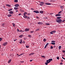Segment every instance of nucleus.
Returning a JSON list of instances; mask_svg holds the SVG:
<instances>
[{"label":"nucleus","instance_id":"26","mask_svg":"<svg viewBox=\"0 0 65 65\" xmlns=\"http://www.w3.org/2000/svg\"><path fill=\"white\" fill-rule=\"evenodd\" d=\"M42 57V58H45V56H41Z\"/></svg>","mask_w":65,"mask_h":65},{"label":"nucleus","instance_id":"33","mask_svg":"<svg viewBox=\"0 0 65 65\" xmlns=\"http://www.w3.org/2000/svg\"><path fill=\"white\" fill-rule=\"evenodd\" d=\"M20 32H23V30H20Z\"/></svg>","mask_w":65,"mask_h":65},{"label":"nucleus","instance_id":"58","mask_svg":"<svg viewBox=\"0 0 65 65\" xmlns=\"http://www.w3.org/2000/svg\"><path fill=\"white\" fill-rule=\"evenodd\" d=\"M32 60H30V62H32Z\"/></svg>","mask_w":65,"mask_h":65},{"label":"nucleus","instance_id":"3","mask_svg":"<svg viewBox=\"0 0 65 65\" xmlns=\"http://www.w3.org/2000/svg\"><path fill=\"white\" fill-rule=\"evenodd\" d=\"M34 12H35V13H39V12L38 11V10H34L33 11Z\"/></svg>","mask_w":65,"mask_h":65},{"label":"nucleus","instance_id":"17","mask_svg":"<svg viewBox=\"0 0 65 65\" xmlns=\"http://www.w3.org/2000/svg\"><path fill=\"white\" fill-rule=\"evenodd\" d=\"M34 55V53H32L29 54V56H32V55Z\"/></svg>","mask_w":65,"mask_h":65},{"label":"nucleus","instance_id":"55","mask_svg":"<svg viewBox=\"0 0 65 65\" xmlns=\"http://www.w3.org/2000/svg\"><path fill=\"white\" fill-rule=\"evenodd\" d=\"M61 62H63V60H61Z\"/></svg>","mask_w":65,"mask_h":65},{"label":"nucleus","instance_id":"25","mask_svg":"<svg viewBox=\"0 0 65 65\" xmlns=\"http://www.w3.org/2000/svg\"><path fill=\"white\" fill-rule=\"evenodd\" d=\"M51 44H53V45H55L56 44L55 43H51Z\"/></svg>","mask_w":65,"mask_h":65},{"label":"nucleus","instance_id":"8","mask_svg":"<svg viewBox=\"0 0 65 65\" xmlns=\"http://www.w3.org/2000/svg\"><path fill=\"white\" fill-rule=\"evenodd\" d=\"M61 14H58L55 15V16L56 17H60V16H61Z\"/></svg>","mask_w":65,"mask_h":65},{"label":"nucleus","instance_id":"32","mask_svg":"<svg viewBox=\"0 0 65 65\" xmlns=\"http://www.w3.org/2000/svg\"><path fill=\"white\" fill-rule=\"evenodd\" d=\"M61 18V17H57V19H60V18Z\"/></svg>","mask_w":65,"mask_h":65},{"label":"nucleus","instance_id":"7","mask_svg":"<svg viewBox=\"0 0 65 65\" xmlns=\"http://www.w3.org/2000/svg\"><path fill=\"white\" fill-rule=\"evenodd\" d=\"M45 4H46V5H51V4L49 3H45Z\"/></svg>","mask_w":65,"mask_h":65},{"label":"nucleus","instance_id":"34","mask_svg":"<svg viewBox=\"0 0 65 65\" xmlns=\"http://www.w3.org/2000/svg\"><path fill=\"white\" fill-rule=\"evenodd\" d=\"M53 47L51 46V49H53Z\"/></svg>","mask_w":65,"mask_h":65},{"label":"nucleus","instance_id":"14","mask_svg":"<svg viewBox=\"0 0 65 65\" xmlns=\"http://www.w3.org/2000/svg\"><path fill=\"white\" fill-rule=\"evenodd\" d=\"M11 14H10L7 15V16L8 17H11Z\"/></svg>","mask_w":65,"mask_h":65},{"label":"nucleus","instance_id":"20","mask_svg":"<svg viewBox=\"0 0 65 65\" xmlns=\"http://www.w3.org/2000/svg\"><path fill=\"white\" fill-rule=\"evenodd\" d=\"M61 48V46H60L59 47V50H60Z\"/></svg>","mask_w":65,"mask_h":65},{"label":"nucleus","instance_id":"42","mask_svg":"<svg viewBox=\"0 0 65 65\" xmlns=\"http://www.w3.org/2000/svg\"><path fill=\"white\" fill-rule=\"evenodd\" d=\"M2 40V38H0V41H1V40Z\"/></svg>","mask_w":65,"mask_h":65},{"label":"nucleus","instance_id":"63","mask_svg":"<svg viewBox=\"0 0 65 65\" xmlns=\"http://www.w3.org/2000/svg\"><path fill=\"white\" fill-rule=\"evenodd\" d=\"M17 11H18V10H17L16 11V12H17Z\"/></svg>","mask_w":65,"mask_h":65},{"label":"nucleus","instance_id":"54","mask_svg":"<svg viewBox=\"0 0 65 65\" xmlns=\"http://www.w3.org/2000/svg\"><path fill=\"white\" fill-rule=\"evenodd\" d=\"M36 18H37V19H39V17H36Z\"/></svg>","mask_w":65,"mask_h":65},{"label":"nucleus","instance_id":"28","mask_svg":"<svg viewBox=\"0 0 65 65\" xmlns=\"http://www.w3.org/2000/svg\"><path fill=\"white\" fill-rule=\"evenodd\" d=\"M43 41H44V42H45V41H46V39H43Z\"/></svg>","mask_w":65,"mask_h":65},{"label":"nucleus","instance_id":"5","mask_svg":"<svg viewBox=\"0 0 65 65\" xmlns=\"http://www.w3.org/2000/svg\"><path fill=\"white\" fill-rule=\"evenodd\" d=\"M29 28H26L25 29V32H28V31H29Z\"/></svg>","mask_w":65,"mask_h":65},{"label":"nucleus","instance_id":"51","mask_svg":"<svg viewBox=\"0 0 65 65\" xmlns=\"http://www.w3.org/2000/svg\"><path fill=\"white\" fill-rule=\"evenodd\" d=\"M62 59H64V60H65V58H64V57H62Z\"/></svg>","mask_w":65,"mask_h":65},{"label":"nucleus","instance_id":"40","mask_svg":"<svg viewBox=\"0 0 65 65\" xmlns=\"http://www.w3.org/2000/svg\"><path fill=\"white\" fill-rule=\"evenodd\" d=\"M65 21V20H63L62 21V23H64V22Z\"/></svg>","mask_w":65,"mask_h":65},{"label":"nucleus","instance_id":"4","mask_svg":"<svg viewBox=\"0 0 65 65\" xmlns=\"http://www.w3.org/2000/svg\"><path fill=\"white\" fill-rule=\"evenodd\" d=\"M7 44V42H5L3 44V46H5Z\"/></svg>","mask_w":65,"mask_h":65},{"label":"nucleus","instance_id":"44","mask_svg":"<svg viewBox=\"0 0 65 65\" xmlns=\"http://www.w3.org/2000/svg\"><path fill=\"white\" fill-rule=\"evenodd\" d=\"M46 47H47V46H46V45H45L44 47V48H46Z\"/></svg>","mask_w":65,"mask_h":65},{"label":"nucleus","instance_id":"48","mask_svg":"<svg viewBox=\"0 0 65 65\" xmlns=\"http://www.w3.org/2000/svg\"><path fill=\"white\" fill-rule=\"evenodd\" d=\"M2 26H4V23H3L2 24Z\"/></svg>","mask_w":65,"mask_h":65},{"label":"nucleus","instance_id":"11","mask_svg":"<svg viewBox=\"0 0 65 65\" xmlns=\"http://www.w3.org/2000/svg\"><path fill=\"white\" fill-rule=\"evenodd\" d=\"M6 6H8V7H11V6H10V5H9V4H6Z\"/></svg>","mask_w":65,"mask_h":65},{"label":"nucleus","instance_id":"19","mask_svg":"<svg viewBox=\"0 0 65 65\" xmlns=\"http://www.w3.org/2000/svg\"><path fill=\"white\" fill-rule=\"evenodd\" d=\"M11 59H10L8 61V63H10V62H11Z\"/></svg>","mask_w":65,"mask_h":65},{"label":"nucleus","instance_id":"27","mask_svg":"<svg viewBox=\"0 0 65 65\" xmlns=\"http://www.w3.org/2000/svg\"><path fill=\"white\" fill-rule=\"evenodd\" d=\"M28 37H31V35H29L28 36Z\"/></svg>","mask_w":65,"mask_h":65},{"label":"nucleus","instance_id":"46","mask_svg":"<svg viewBox=\"0 0 65 65\" xmlns=\"http://www.w3.org/2000/svg\"><path fill=\"white\" fill-rule=\"evenodd\" d=\"M17 30L18 32H20V30H19V29H18Z\"/></svg>","mask_w":65,"mask_h":65},{"label":"nucleus","instance_id":"30","mask_svg":"<svg viewBox=\"0 0 65 65\" xmlns=\"http://www.w3.org/2000/svg\"><path fill=\"white\" fill-rule=\"evenodd\" d=\"M15 2H18V0H15L14 1Z\"/></svg>","mask_w":65,"mask_h":65},{"label":"nucleus","instance_id":"13","mask_svg":"<svg viewBox=\"0 0 65 65\" xmlns=\"http://www.w3.org/2000/svg\"><path fill=\"white\" fill-rule=\"evenodd\" d=\"M23 17L24 18H27V16L26 15H24L23 16Z\"/></svg>","mask_w":65,"mask_h":65},{"label":"nucleus","instance_id":"1","mask_svg":"<svg viewBox=\"0 0 65 65\" xmlns=\"http://www.w3.org/2000/svg\"><path fill=\"white\" fill-rule=\"evenodd\" d=\"M51 61H53V59L52 58H51L48 59V60H47L46 61V62L45 63V65H47L48 63L51 62Z\"/></svg>","mask_w":65,"mask_h":65},{"label":"nucleus","instance_id":"36","mask_svg":"<svg viewBox=\"0 0 65 65\" xmlns=\"http://www.w3.org/2000/svg\"><path fill=\"white\" fill-rule=\"evenodd\" d=\"M55 41H52V42H53V43H55Z\"/></svg>","mask_w":65,"mask_h":65},{"label":"nucleus","instance_id":"38","mask_svg":"<svg viewBox=\"0 0 65 65\" xmlns=\"http://www.w3.org/2000/svg\"><path fill=\"white\" fill-rule=\"evenodd\" d=\"M53 31V33H56V31L55 30Z\"/></svg>","mask_w":65,"mask_h":65},{"label":"nucleus","instance_id":"21","mask_svg":"<svg viewBox=\"0 0 65 65\" xmlns=\"http://www.w3.org/2000/svg\"><path fill=\"white\" fill-rule=\"evenodd\" d=\"M53 31H52L50 32V33L51 34H53Z\"/></svg>","mask_w":65,"mask_h":65},{"label":"nucleus","instance_id":"50","mask_svg":"<svg viewBox=\"0 0 65 65\" xmlns=\"http://www.w3.org/2000/svg\"><path fill=\"white\" fill-rule=\"evenodd\" d=\"M21 63H24V61H20Z\"/></svg>","mask_w":65,"mask_h":65},{"label":"nucleus","instance_id":"59","mask_svg":"<svg viewBox=\"0 0 65 65\" xmlns=\"http://www.w3.org/2000/svg\"><path fill=\"white\" fill-rule=\"evenodd\" d=\"M63 53H65V51H64V50L63 51Z\"/></svg>","mask_w":65,"mask_h":65},{"label":"nucleus","instance_id":"2","mask_svg":"<svg viewBox=\"0 0 65 65\" xmlns=\"http://www.w3.org/2000/svg\"><path fill=\"white\" fill-rule=\"evenodd\" d=\"M56 21L58 23H61L62 22V20L60 19H58L57 20H56Z\"/></svg>","mask_w":65,"mask_h":65},{"label":"nucleus","instance_id":"23","mask_svg":"<svg viewBox=\"0 0 65 65\" xmlns=\"http://www.w3.org/2000/svg\"><path fill=\"white\" fill-rule=\"evenodd\" d=\"M60 8L61 9H62L63 8H64V6H61L60 7Z\"/></svg>","mask_w":65,"mask_h":65},{"label":"nucleus","instance_id":"24","mask_svg":"<svg viewBox=\"0 0 65 65\" xmlns=\"http://www.w3.org/2000/svg\"><path fill=\"white\" fill-rule=\"evenodd\" d=\"M19 43L20 44H22V40H21V41Z\"/></svg>","mask_w":65,"mask_h":65},{"label":"nucleus","instance_id":"29","mask_svg":"<svg viewBox=\"0 0 65 65\" xmlns=\"http://www.w3.org/2000/svg\"><path fill=\"white\" fill-rule=\"evenodd\" d=\"M12 25H13V27H15V24L14 23H12Z\"/></svg>","mask_w":65,"mask_h":65},{"label":"nucleus","instance_id":"61","mask_svg":"<svg viewBox=\"0 0 65 65\" xmlns=\"http://www.w3.org/2000/svg\"><path fill=\"white\" fill-rule=\"evenodd\" d=\"M50 14L51 15V14H53V13H50Z\"/></svg>","mask_w":65,"mask_h":65},{"label":"nucleus","instance_id":"15","mask_svg":"<svg viewBox=\"0 0 65 65\" xmlns=\"http://www.w3.org/2000/svg\"><path fill=\"white\" fill-rule=\"evenodd\" d=\"M40 13H42V14L44 12L42 10L40 11Z\"/></svg>","mask_w":65,"mask_h":65},{"label":"nucleus","instance_id":"16","mask_svg":"<svg viewBox=\"0 0 65 65\" xmlns=\"http://www.w3.org/2000/svg\"><path fill=\"white\" fill-rule=\"evenodd\" d=\"M38 24H40V25H42V23L39 22L38 23Z\"/></svg>","mask_w":65,"mask_h":65},{"label":"nucleus","instance_id":"6","mask_svg":"<svg viewBox=\"0 0 65 65\" xmlns=\"http://www.w3.org/2000/svg\"><path fill=\"white\" fill-rule=\"evenodd\" d=\"M44 4V3L43 2H41L40 4V5L42 6V5H43Z\"/></svg>","mask_w":65,"mask_h":65},{"label":"nucleus","instance_id":"41","mask_svg":"<svg viewBox=\"0 0 65 65\" xmlns=\"http://www.w3.org/2000/svg\"><path fill=\"white\" fill-rule=\"evenodd\" d=\"M61 12H62V11H60L58 12V14H60L61 13Z\"/></svg>","mask_w":65,"mask_h":65},{"label":"nucleus","instance_id":"18","mask_svg":"<svg viewBox=\"0 0 65 65\" xmlns=\"http://www.w3.org/2000/svg\"><path fill=\"white\" fill-rule=\"evenodd\" d=\"M23 36V35H21L19 36V37H20V38H21Z\"/></svg>","mask_w":65,"mask_h":65},{"label":"nucleus","instance_id":"47","mask_svg":"<svg viewBox=\"0 0 65 65\" xmlns=\"http://www.w3.org/2000/svg\"><path fill=\"white\" fill-rule=\"evenodd\" d=\"M62 64H63V63H62V62H61L60 63V65H62Z\"/></svg>","mask_w":65,"mask_h":65},{"label":"nucleus","instance_id":"64","mask_svg":"<svg viewBox=\"0 0 65 65\" xmlns=\"http://www.w3.org/2000/svg\"><path fill=\"white\" fill-rule=\"evenodd\" d=\"M14 41H15V40H14Z\"/></svg>","mask_w":65,"mask_h":65},{"label":"nucleus","instance_id":"12","mask_svg":"<svg viewBox=\"0 0 65 65\" xmlns=\"http://www.w3.org/2000/svg\"><path fill=\"white\" fill-rule=\"evenodd\" d=\"M14 9L15 10H17V9H19V8L15 7H14Z\"/></svg>","mask_w":65,"mask_h":65},{"label":"nucleus","instance_id":"49","mask_svg":"<svg viewBox=\"0 0 65 65\" xmlns=\"http://www.w3.org/2000/svg\"><path fill=\"white\" fill-rule=\"evenodd\" d=\"M26 47L27 48H28L29 47V46H26Z\"/></svg>","mask_w":65,"mask_h":65},{"label":"nucleus","instance_id":"39","mask_svg":"<svg viewBox=\"0 0 65 65\" xmlns=\"http://www.w3.org/2000/svg\"><path fill=\"white\" fill-rule=\"evenodd\" d=\"M57 59L58 60H59V59H60V58H59V57H57Z\"/></svg>","mask_w":65,"mask_h":65},{"label":"nucleus","instance_id":"43","mask_svg":"<svg viewBox=\"0 0 65 65\" xmlns=\"http://www.w3.org/2000/svg\"><path fill=\"white\" fill-rule=\"evenodd\" d=\"M27 18L28 19H30V17H27Z\"/></svg>","mask_w":65,"mask_h":65},{"label":"nucleus","instance_id":"35","mask_svg":"<svg viewBox=\"0 0 65 65\" xmlns=\"http://www.w3.org/2000/svg\"><path fill=\"white\" fill-rule=\"evenodd\" d=\"M45 25H50V24H49V23H46Z\"/></svg>","mask_w":65,"mask_h":65},{"label":"nucleus","instance_id":"45","mask_svg":"<svg viewBox=\"0 0 65 65\" xmlns=\"http://www.w3.org/2000/svg\"><path fill=\"white\" fill-rule=\"evenodd\" d=\"M48 45V43H47L46 44V46H47Z\"/></svg>","mask_w":65,"mask_h":65},{"label":"nucleus","instance_id":"57","mask_svg":"<svg viewBox=\"0 0 65 65\" xmlns=\"http://www.w3.org/2000/svg\"><path fill=\"white\" fill-rule=\"evenodd\" d=\"M30 13H28V14H27L28 15H30Z\"/></svg>","mask_w":65,"mask_h":65},{"label":"nucleus","instance_id":"52","mask_svg":"<svg viewBox=\"0 0 65 65\" xmlns=\"http://www.w3.org/2000/svg\"><path fill=\"white\" fill-rule=\"evenodd\" d=\"M30 33H33V31H31L30 32Z\"/></svg>","mask_w":65,"mask_h":65},{"label":"nucleus","instance_id":"31","mask_svg":"<svg viewBox=\"0 0 65 65\" xmlns=\"http://www.w3.org/2000/svg\"><path fill=\"white\" fill-rule=\"evenodd\" d=\"M12 10V9H11L9 10H8V11H10L11 10Z\"/></svg>","mask_w":65,"mask_h":65},{"label":"nucleus","instance_id":"37","mask_svg":"<svg viewBox=\"0 0 65 65\" xmlns=\"http://www.w3.org/2000/svg\"><path fill=\"white\" fill-rule=\"evenodd\" d=\"M39 31V29H38L36 30V31Z\"/></svg>","mask_w":65,"mask_h":65},{"label":"nucleus","instance_id":"60","mask_svg":"<svg viewBox=\"0 0 65 65\" xmlns=\"http://www.w3.org/2000/svg\"><path fill=\"white\" fill-rule=\"evenodd\" d=\"M31 9H32L33 10H34V9L32 8H31Z\"/></svg>","mask_w":65,"mask_h":65},{"label":"nucleus","instance_id":"22","mask_svg":"<svg viewBox=\"0 0 65 65\" xmlns=\"http://www.w3.org/2000/svg\"><path fill=\"white\" fill-rule=\"evenodd\" d=\"M26 14H27V12H25L23 14V15H26Z\"/></svg>","mask_w":65,"mask_h":65},{"label":"nucleus","instance_id":"10","mask_svg":"<svg viewBox=\"0 0 65 65\" xmlns=\"http://www.w3.org/2000/svg\"><path fill=\"white\" fill-rule=\"evenodd\" d=\"M15 7H18L19 6V4H16L14 5Z\"/></svg>","mask_w":65,"mask_h":65},{"label":"nucleus","instance_id":"9","mask_svg":"<svg viewBox=\"0 0 65 65\" xmlns=\"http://www.w3.org/2000/svg\"><path fill=\"white\" fill-rule=\"evenodd\" d=\"M9 13L10 14H13V12L12 11H10L9 12Z\"/></svg>","mask_w":65,"mask_h":65},{"label":"nucleus","instance_id":"62","mask_svg":"<svg viewBox=\"0 0 65 65\" xmlns=\"http://www.w3.org/2000/svg\"><path fill=\"white\" fill-rule=\"evenodd\" d=\"M23 54H21L20 55H23Z\"/></svg>","mask_w":65,"mask_h":65},{"label":"nucleus","instance_id":"53","mask_svg":"<svg viewBox=\"0 0 65 65\" xmlns=\"http://www.w3.org/2000/svg\"><path fill=\"white\" fill-rule=\"evenodd\" d=\"M56 47V45H54V48H55V47Z\"/></svg>","mask_w":65,"mask_h":65},{"label":"nucleus","instance_id":"56","mask_svg":"<svg viewBox=\"0 0 65 65\" xmlns=\"http://www.w3.org/2000/svg\"><path fill=\"white\" fill-rule=\"evenodd\" d=\"M19 15H21V14L19 13Z\"/></svg>","mask_w":65,"mask_h":65}]
</instances>
